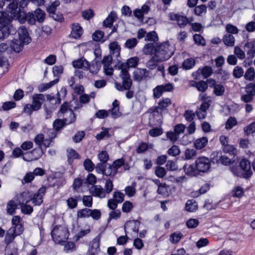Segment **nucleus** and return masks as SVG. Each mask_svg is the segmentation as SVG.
Instances as JSON below:
<instances>
[{
	"mask_svg": "<svg viewBox=\"0 0 255 255\" xmlns=\"http://www.w3.org/2000/svg\"><path fill=\"white\" fill-rule=\"evenodd\" d=\"M22 7H17V0H13L8 4V11L11 13L12 16L15 17L16 19L21 23H24L26 21L30 25H34L36 22V18L34 13L28 12L26 13L21 9Z\"/></svg>",
	"mask_w": 255,
	"mask_h": 255,
	"instance_id": "f257e3e1",
	"label": "nucleus"
},
{
	"mask_svg": "<svg viewBox=\"0 0 255 255\" xmlns=\"http://www.w3.org/2000/svg\"><path fill=\"white\" fill-rule=\"evenodd\" d=\"M174 51L173 44L165 41L156 45L154 54L157 61L163 62L169 59L173 55Z\"/></svg>",
	"mask_w": 255,
	"mask_h": 255,
	"instance_id": "f03ea898",
	"label": "nucleus"
},
{
	"mask_svg": "<svg viewBox=\"0 0 255 255\" xmlns=\"http://www.w3.org/2000/svg\"><path fill=\"white\" fill-rule=\"evenodd\" d=\"M44 101V95L42 94L33 95L32 104H26L24 107L23 112L31 115L33 111H37L41 109L42 104Z\"/></svg>",
	"mask_w": 255,
	"mask_h": 255,
	"instance_id": "7ed1b4c3",
	"label": "nucleus"
},
{
	"mask_svg": "<svg viewBox=\"0 0 255 255\" xmlns=\"http://www.w3.org/2000/svg\"><path fill=\"white\" fill-rule=\"evenodd\" d=\"M51 236L56 243L61 244L68 239V231L64 227L56 226L52 231Z\"/></svg>",
	"mask_w": 255,
	"mask_h": 255,
	"instance_id": "20e7f679",
	"label": "nucleus"
},
{
	"mask_svg": "<svg viewBox=\"0 0 255 255\" xmlns=\"http://www.w3.org/2000/svg\"><path fill=\"white\" fill-rule=\"evenodd\" d=\"M60 117H63L65 122L67 124H71L76 120V116L73 110L69 108L68 103L64 102L61 106L59 111Z\"/></svg>",
	"mask_w": 255,
	"mask_h": 255,
	"instance_id": "39448f33",
	"label": "nucleus"
},
{
	"mask_svg": "<svg viewBox=\"0 0 255 255\" xmlns=\"http://www.w3.org/2000/svg\"><path fill=\"white\" fill-rule=\"evenodd\" d=\"M98 173H102L106 176L114 177L117 174L116 168L113 166L107 163H99L95 167Z\"/></svg>",
	"mask_w": 255,
	"mask_h": 255,
	"instance_id": "423d86ee",
	"label": "nucleus"
},
{
	"mask_svg": "<svg viewBox=\"0 0 255 255\" xmlns=\"http://www.w3.org/2000/svg\"><path fill=\"white\" fill-rule=\"evenodd\" d=\"M140 222L137 220H131L127 221L124 226L125 234H128L136 235L138 232Z\"/></svg>",
	"mask_w": 255,
	"mask_h": 255,
	"instance_id": "0eeeda50",
	"label": "nucleus"
},
{
	"mask_svg": "<svg viewBox=\"0 0 255 255\" xmlns=\"http://www.w3.org/2000/svg\"><path fill=\"white\" fill-rule=\"evenodd\" d=\"M211 164L209 158L202 156L197 158L196 161V167L199 172H205L210 168Z\"/></svg>",
	"mask_w": 255,
	"mask_h": 255,
	"instance_id": "6e6552de",
	"label": "nucleus"
},
{
	"mask_svg": "<svg viewBox=\"0 0 255 255\" xmlns=\"http://www.w3.org/2000/svg\"><path fill=\"white\" fill-rule=\"evenodd\" d=\"M240 166L243 171L244 178H250L252 174L250 161L247 159L243 158L240 161Z\"/></svg>",
	"mask_w": 255,
	"mask_h": 255,
	"instance_id": "1a4fd4ad",
	"label": "nucleus"
},
{
	"mask_svg": "<svg viewBox=\"0 0 255 255\" xmlns=\"http://www.w3.org/2000/svg\"><path fill=\"white\" fill-rule=\"evenodd\" d=\"M213 73L212 68L209 66H205L203 68H200L197 71L192 73V76L195 79H199L201 74L204 78H207L210 76Z\"/></svg>",
	"mask_w": 255,
	"mask_h": 255,
	"instance_id": "9d476101",
	"label": "nucleus"
},
{
	"mask_svg": "<svg viewBox=\"0 0 255 255\" xmlns=\"http://www.w3.org/2000/svg\"><path fill=\"white\" fill-rule=\"evenodd\" d=\"M100 237L97 236L90 243L89 250L87 253V255H96L100 252Z\"/></svg>",
	"mask_w": 255,
	"mask_h": 255,
	"instance_id": "9b49d317",
	"label": "nucleus"
},
{
	"mask_svg": "<svg viewBox=\"0 0 255 255\" xmlns=\"http://www.w3.org/2000/svg\"><path fill=\"white\" fill-rule=\"evenodd\" d=\"M90 193L93 196L100 198H104L107 194L105 189L101 185H93L89 189Z\"/></svg>",
	"mask_w": 255,
	"mask_h": 255,
	"instance_id": "f8f14e48",
	"label": "nucleus"
},
{
	"mask_svg": "<svg viewBox=\"0 0 255 255\" xmlns=\"http://www.w3.org/2000/svg\"><path fill=\"white\" fill-rule=\"evenodd\" d=\"M120 77L122 79V84L126 90H128L131 88L132 83L130 75L128 71L121 70Z\"/></svg>",
	"mask_w": 255,
	"mask_h": 255,
	"instance_id": "ddd939ff",
	"label": "nucleus"
},
{
	"mask_svg": "<svg viewBox=\"0 0 255 255\" xmlns=\"http://www.w3.org/2000/svg\"><path fill=\"white\" fill-rule=\"evenodd\" d=\"M138 58L133 57L128 60L127 62L122 63L120 68L121 70L128 71V72L129 68H134L136 66L138 62Z\"/></svg>",
	"mask_w": 255,
	"mask_h": 255,
	"instance_id": "4468645a",
	"label": "nucleus"
},
{
	"mask_svg": "<svg viewBox=\"0 0 255 255\" xmlns=\"http://www.w3.org/2000/svg\"><path fill=\"white\" fill-rule=\"evenodd\" d=\"M169 16L170 20L176 21L177 24L180 27L184 26L188 22V19L186 17L174 12L169 13Z\"/></svg>",
	"mask_w": 255,
	"mask_h": 255,
	"instance_id": "2eb2a0df",
	"label": "nucleus"
},
{
	"mask_svg": "<svg viewBox=\"0 0 255 255\" xmlns=\"http://www.w3.org/2000/svg\"><path fill=\"white\" fill-rule=\"evenodd\" d=\"M46 188L42 186L39 188L38 192L35 194L32 198H31L32 203L35 205H39L43 202V196L46 192Z\"/></svg>",
	"mask_w": 255,
	"mask_h": 255,
	"instance_id": "dca6fc26",
	"label": "nucleus"
},
{
	"mask_svg": "<svg viewBox=\"0 0 255 255\" xmlns=\"http://www.w3.org/2000/svg\"><path fill=\"white\" fill-rule=\"evenodd\" d=\"M72 31L70 34V37L74 39H78L80 37L83 33V29L80 24L78 23H73L72 24Z\"/></svg>",
	"mask_w": 255,
	"mask_h": 255,
	"instance_id": "f3484780",
	"label": "nucleus"
},
{
	"mask_svg": "<svg viewBox=\"0 0 255 255\" xmlns=\"http://www.w3.org/2000/svg\"><path fill=\"white\" fill-rule=\"evenodd\" d=\"M19 39L22 40L26 43H29L30 42V38L26 28L24 26H20L17 30Z\"/></svg>",
	"mask_w": 255,
	"mask_h": 255,
	"instance_id": "a211bd4d",
	"label": "nucleus"
},
{
	"mask_svg": "<svg viewBox=\"0 0 255 255\" xmlns=\"http://www.w3.org/2000/svg\"><path fill=\"white\" fill-rule=\"evenodd\" d=\"M149 71L146 69H137L133 72V79L135 81L140 82L143 78L148 76Z\"/></svg>",
	"mask_w": 255,
	"mask_h": 255,
	"instance_id": "6ab92c4d",
	"label": "nucleus"
},
{
	"mask_svg": "<svg viewBox=\"0 0 255 255\" xmlns=\"http://www.w3.org/2000/svg\"><path fill=\"white\" fill-rule=\"evenodd\" d=\"M12 18L15 19V17H13L12 14L9 16L6 12L0 11V27L9 26Z\"/></svg>",
	"mask_w": 255,
	"mask_h": 255,
	"instance_id": "aec40b11",
	"label": "nucleus"
},
{
	"mask_svg": "<svg viewBox=\"0 0 255 255\" xmlns=\"http://www.w3.org/2000/svg\"><path fill=\"white\" fill-rule=\"evenodd\" d=\"M88 61L84 58L82 57L73 61V66L75 68L83 69L87 70L88 68Z\"/></svg>",
	"mask_w": 255,
	"mask_h": 255,
	"instance_id": "412c9836",
	"label": "nucleus"
},
{
	"mask_svg": "<svg viewBox=\"0 0 255 255\" xmlns=\"http://www.w3.org/2000/svg\"><path fill=\"white\" fill-rule=\"evenodd\" d=\"M109 47L110 50L111 55L113 57L118 58L120 55V46L117 41H114L110 43Z\"/></svg>",
	"mask_w": 255,
	"mask_h": 255,
	"instance_id": "4be33fe9",
	"label": "nucleus"
},
{
	"mask_svg": "<svg viewBox=\"0 0 255 255\" xmlns=\"http://www.w3.org/2000/svg\"><path fill=\"white\" fill-rule=\"evenodd\" d=\"M26 43L20 39H13L11 41L10 47L15 52H19L22 50L23 46Z\"/></svg>",
	"mask_w": 255,
	"mask_h": 255,
	"instance_id": "5701e85b",
	"label": "nucleus"
},
{
	"mask_svg": "<svg viewBox=\"0 0 255 255\" xmlns=\"http://www.w3.org/2000/svg\"><path fill=\"white\" fill-rule=\"evenodd\" d=\"M14 230L15 229L13 228H9L7 231L4 240V242L6 246L9 245L10 244L12 243L15 237L17 236L14 234Z\"/></svg>",
	"mask_w": 255,
	"mask_h": 255,
	"instance_id": "b1692460",
	"label": "nucleus"
},
{
	"mask_svg": "<svg viewBox=\"0 0 255 255\" xmlns=\"http://www.w3.org/2000/svg\"><path fill=\"white\" fill-rule=\"evenodd\" d=\"M119 109L120 107L118 102L117 100H115L113 103V108L111 110H109V112L113 118L117 119L122 115V113L120 112Z\"/></svg>",
	"mask_w": 255,
	"mask_h": 255,
	"instance_id": "393cba45",
	"label": "nucleus"
},
{
	"mask_svg": "<svg viewBox=\"0 0 255 255\" xmlns=\"http://www.w3.org/2000/svg\"><path fill=\"white\" fill-rule=\"evenodd\" d=\"M117 19V15L116 12L112 11L103 21V26L106 27H111L114 21Z\"/></svg>",
	"mask_w": 255,
	"mask_h": 255,
	"instance_id": "a878e982",
	"label": "nucleus"
},
{
	"mask_svg": "<svg viewBox=\"0 0 255 255\" xmlns=\"http://www.w3.org/2000/svg\"><path fill=\"white\" fill-rule=\"evenodd\" d=\"M171 104V100L169 98H164L158 103V106L156 107L154 112H159V110H165Z\"/></svg>",
	"mask_w": 255,
	"mask_h": 255,
	"instance_id": "bb28decb",
	"label": "nucleus"
},
{
	"mask_svg": "<svg viewBox=\"0 0 255 255\" xmlns=\"http://www.w3.org/2000/svg\"><path fill=\"white\" fill-rule=\"evenodd\" d=\"M17 202L14 200L9 201L6 205L7 213L10 215H12L15 213V210L17 207Z\"/></svg>",
	"mask_w": 255,
	"mask_h": 255,
	"instance_id": "cd10ccee",
	"label": "nucleus"
},
{
	"mask_svg": "<svg viewBox=\"0 0 255 255\" xmlns=\"http://www.w3.org/2000/svg\"><path fill=\"white\" fill-rule=\"evenodd\" d=\"M31 200V198L28 196V193L23 192L16 196V201L19 205L27 203Z\"/></svg>",
	"mask_w": 255,
	"mask_h": 255,
	"instance_id": "c85d7f7f",
	"label": "nucleus"
},
{
	"mask_svg": "<svg viewBox=\"0 0 255 255\" xmlns=\"http://www.w3.org/2000/svg\"><path fill=\"white\" fill-rule=\"evenodd\" d=\"M214 154L212 155L213 156L212 159L213 160V162H216L217 164H222L225 165H228L231 163V159L225 155L220 156L219 158H215L213 156Z\"/></svg>",
	"mask_w": 255,
	"mask_h": 255,
	"instance_id": "c756f323",
	"label": "nucleus"
},
{
	"mask_svg": "<svg viewBox=\"0 0 255 255\" xmlns=\"http://www.w3.org/2000/svg\"><path fill=\"white\" fill-rule=\"evenodd\" d=\"M223 41L226 46L233 47L235 45V39L232 34L227 33L224 36Z\"/></svg>",
	"mask_w": 255,
	"mask_h": 255,
	"instance_id": "7c9ffc66",
	"label": "nucleus"
},
{
	"mask_svg": "<svg viewBox=\"0 0 255 255\" xmlns=\"http://www.w3.org/2000/svg\"><path fill=\"white\" fill-rule=\"evenodd\" d=\"M101 66V64L99 62L93 61L91 64L88 62V68H87V70H89L92 74H96L100 70Z\"/></svg>",
	"mask_w": 255,
	"mask_h": 255,
	"instance_id": "2f4dec72",
	"label": "nucleus"
},
{
	"mask_svg": "<svg viewBox=\"0 0 255 255\" xmlns=\"http://www.w3.org/2000/svg\"><path fill=\"white\" fill-rule=\"evenodd\" d=\"M59 81V79L57 78L55 80L48 83H44L42 84L39 85L38 87V91L40 92H43L48 89L50 88L51 87H52L53 85H54L55 84L58 83Z\"/></svg>",
	"mask_w": 255,
	"mask_h": 255,
	"instance_id": "473e14b6",
	"label": "nucleus"
},
{
	"mask_svg": "<svg viewBox=\"0 0 255 255\" xmlns=\"http://www.w3.org/2000/svg\"><path fill=\"white\" fill-rule=\"evenodd\" d=\"M244 78L249 81H253L255 79V70L254 67H249L244 74Z\"/></svg>",
	"mask_w": 255,
	"mask_h": 255,
	"instance_id": "72a5a7b5",
	"label": "nucleus"
},
{
	"mask_svg": "<svg viewBox=\"0 0 255 255\" xmlns=\"http://www.w3.org/2000/svg\"><path fill=\"white\" fill-rule=\"evenodd\" d=\"M31 156H32L34 160H37L40 158L44 153L42 147L35 148L29 152Z\"/></svg>",
	"mask_w": 255,
	"mask_h": 255,
	"instance_id": "f704fd0d",
	"label": "nucleus"
},
{
	"mask_svg": "<svg viewBox=\"0 0 255 255\" xmlns=\"http://www.w3.org/2000/svg\"><path fill=\"white\" fill-rule=\"evenodd\" d=\"M207 12V6L205 4H201L195 7L194 12L195 14L199 16H202Z\"/></svg>",
	"mask_w": 255,
	"mask_h": 255,
	"instance_id": "c9c22d12",
	"label": "nucleus"
},
{
	"mask_svg": "<svg viewBox=\"0 0 255 255\" xmlns=\"http://www.w3.org/2000/svg\"><path fill=\"white\" fill-rule=\"evenodd\" d=\"M34 13L36 18V20L39 23L43 22L45 18V13L39 8H37Z\"/></svg>",
	"mask_w": 255,
	"mask_h": 255,
	"instance_id": "e433bc0d",
	"label": "nucleus"
},
{
	"mask_svg": "<svg viewBox=\"0 0 255 255\" xmlns=\"http://www.w3.org/2000/svg\"><path fill=\"white\" fill-rule=\"evenodd\" d=\"M67 153L68 162L70 164L72 163L74 159H77L80 157L78 153L73 149H68Z\"/></svg>",
	"mask_w": 255,
	"mask_h": 255,
	"instance_id": "4c0bfd02",
	"label": "nucleus"
},
{
	"mask_svg": "<svg viewBox=\"0 0 255 255\" xmlns=\"http://www.w3.org/2000/svg\"><path fill=\"white\" fill-rule=\"evenodd\" d=\"M28 1H32L33 3L38 6L44 5L46 2V0H20V6L22 7V8H24L27 5Z\"/></svg>",
	"mask_w": 255,
	"mask_h": 255,
	"instance_id": "58836bf2",
	"label": "nucleus"
},
{
	"mask_svg": "<svg viewBox=\"0 0 255 255\" xmlns=\"http://www.w3.org/2000/svg\"><path fill=\"white\" fill-rule=\"evenodd\" d=\"M208 142L207 137H203L197 139L194 142V146L196 148L201 149L204 147Z\"/></svg>",
	"mask_w": 255,
	"mask_h": 255,
	"instance_id": "ea45409f",
	"label": "nucleus"
},
{
	"mask_svg": "<svg viewBox=\"0 0 255 255\" xmlns=\"http://www.w3.org/2000/svg\"><path fill=\"white\" fill-rule=\"evenodd\" d=\"M198 208L197 203L191 200H188L185 205V209L186 211L190 212L196 211Z\"/></svg>",
	"mask_w": 255,
	"mask_h": 255,
	"instance_id": "a19ab883",
	"label": "nucleus"
},
{
	"mask_svg": "<svg viewBox=\"0 0 255 255\" xmlns=\"http://www.w3.org/2000/svg\"><path fill=\"white\" fill-rule=\"evenodd\" d=\"M155 47L152 43H149L145 45L143 48L142 51L146 55H152L153 52H155Z\"/></svg>",
	"mask_w": 255,
	"mask_h": 255,
	"instance_id": "79ce46f5",
	"label": "nucleus"
},
{
	"mask_svg": "<svg viewBox=\"0 0 255 255\" xmlns=\"http://www.w3.org/2000/svg\"><path fill=\"white\" fill-rule=\"evenodd\" d=\"M183 237V234L180 232H176L170 236V241L173 244H176Z\"/></svg>",
	"mask_w": 255,
	"mask_h": 255,
	"instance_id": "37998d69",
	"label": "nucleus"
},
{
	"mask_svg": "<svg viewBox=\"0 0 255 255\" xmlns=\"http://www.w3.org/2000/svg\"><path fill=\"white\" fill-rule=\"evenodd\" d=\"M185 173L190 176H194L196 172V168L194 167L192 164L187 165L185 164L183 167Z\"/></svg>",
	"mask_w": 255,
	"mask_h": 255,
	"instance_id": "c03bdc74",
	"label": "nucleus"
},
{
	"mask_svg": "<svg viewBox=\"0 0 255 255\" xmlns=\"http://www.w3.org/2000/svg\"><path fill=\"white\" fill-rule=\"evenodd\" d=\"M195 64V61L193 58H188L184 61L182 64V67L186 70H189L192 68Z\"/></svg>",
	"mask_w": 255,
	"mask_h": 255,
	"instance_id": "a18cd8bd",
	"label": "nucleus"
},
{
	"mask_svg": "<svg viewBox=\"0 0 255 255\" xmlns=\"http://www.w3.org/2000/svg\"><path fill=\"white\" fill-rule=\"evenodd\" d=\"M244 71L242 67L237 66L233 71V75L234 78L239 79L244 76Z\"/></svg>",
	"mask_w": 255,
	"mask_h": 255,
	"instance_id": "49530a36",
	"label": "nucleus"
},
{
	"mask_svg": "<svg viewBox=\"0 0 255 255\" xmlns=\"http://www.w3.org/2000/svg\"><path fill=\"white\" fill-rule=\"evenodd\" d=\"M224 152L229 153L230 155H235L237 153V149L232 145L228 144L222 147Z\"/></svg>",
	"mask_w": 255,
	"mask_h": 255,
	"instance_id": "de8ad7c7",
	"label": "nucleus"
},
{
	"mask_svg": "<svg viewBox=\"0 0 255 255\" xmlns=\"http://www.w3.org/2000/svg\"><path fill=\"white\" fill-rule=\"evenodd\" d=\"M160 62L157 60V58L155 54L146 63V67L151 70L155 69L157 66V63Z\"/></svg>",
	"mask_w": 255,
	"mask_h": 255,
	"instance_id": "09e8293b",
	"label": "nucleus"
},
{
	"mask_svg": "<svg viewBox=\"0 0 255 255\" xmlns=\"http://www.w3.org/2000/svg\"><path fill=\"white\" fill-rule=\"evenodd\" d=\"M158 37L156 32L154 31H151L146 34L145 37V41L156 42L158 41Z\"/></svg>",
	"mask_w": 255,
	"mask_h": 255,
	"instance_id": "8fccbe9b",
	"label": "nucleus"
},
{
	"mask_svg": "<svg viewBox=\"0 0 255 255\" xmlns=\"http://www.w3.org/2000/svg\"><path fill=\"white\" fill-rule=\"evenodd\" d=\"M136 186L135 183H132L131 186H128L126 187L125 191L126 194L129 197H132L135 194V187Z\"/></svg>",
	"mask_w": 255,
	"mask_h": 255,
	"instance_id": "3c124183",
	"label": "nucleus"
},
{
	"mask_svg": "<svg viewBox=\"0 0 255 255\" xmlns=\"http://www.w3.org/2000/svg\"><path fill=\"white\" fill-rule=\"evenodd\" d=\"M91 209L89 208H84L79 210L77 212L78 218H88L90 217Z\"/></svg>",
	"mask_w": 255,
	"mask_h": 255,
	"instance_id": "603ef678",
	"label": "nucleus"
},
{
	"mask_svg": "<svg viewBox=\"0 0 255 255\" xmlns=\"http://www.w3.org/2000/svg\"><path fill=\"white\" fill-rule=\"evenodd\" d=\"M67 125L64 120L61 119H56L53 123V127L56 130H59L63 127H64L65 125Z\"/></svg>",
	"mask_w": 255,
	"mask_h": 255,
	"instance_id": "864d4df0",
	"label": "nucleus"
},
{
	"mask_svg": "<svg viewBox=\"0 0 255 255\" xmlns=\"http://www.w3.org/2000/svg\"><path fill=\"white\" fill-rule=\"evenodd\" d=\"M27 203H24L20 205L21 212L24 214H31L33 212V208L30 205H27Z\"/></svg>",
	"mask_w": 255,
	"mask_h": 255,
	"instance_id": "5fc2aeb1",
	"label": "nucleus"
},
{
	"mask_svg": "<svg viewBox=\"0 0 255 255\" xmlns=\"http://www.w3.org/2000/svg\"><path fill=\"white\" fill-rule=\"evenodd\" d=\"M183 116L187 122L192 123L195 117V114L192 111L188 110L185 111Z\"/></svg>",
	"mask_w": 255,
	"mask_h": 255,
	"instance_id": "6e6d98bb",
	"label": "nucleus"
},
{
	"mask_svg": "<svg viewBox=\"0 0 255 255\" xmlns=\"http://www.w3.org/2000/svg\"><path fill=\"white\" fill-rule=\"evenodd\" d=\"M230 170L235 176L244 178L243 171L241 170V168L236 166H232L230 167Z\"/></svg>",
	"mask_w": 255,
	"mask_h": 255,
	"instance_id": "4d7b16f0",
	"label": "nucleus"
},
{
	"mask_svg": "<svg viewBox=\"0 0 255 255\" xmlns=\"http://www.w3.org/2000/svg\"><path fill=\"white\" fill-rule=\"evenodd\" d=\"M121 213L119 210H114L109 213V217L108 219V222L110 221L112 219L117 220L119 219L121 217Z\"/></svg>",
	"mask_w": 255,
	"mask_h": 255,
	"instance_id": "13d9d810",
	"label": "nucleus"
},
{
	"mask_svg": "<svg viewBox=\"0 0 255 255\" xmlns=\"http://www.w3.org/2000/svg\"><path fill=\"white\" fill-rule=\"evenodd\" d=\"M237 124V121L235 118L230 117L226 122L225 128L227 129H231Z\"/></svg>",
	"mask_w": 255,
	"mask_h": 255,
	"instance_id": "bf43d9fd",
	"label": "nucleus"
},
{
	"mask_svg": "<svg viewBox=\"0 0 255 255\" xmlns=\"http://www.w3.org/2000/svg\"><path fill=\"white\" fill-rule=\"evenodd\" d=\"M83 205L87 207H91L93 205V198L90 195H84L82 198Z\"/></svg>",
	"mask_w": 255,
	"mask_h": 255,
	"instance_id": "052dcab7",
	"label": "nucleus"
},
{
	"mask_svg": "<svg viewBox=\"0 0 255 255\" xmlns=\"http://www.w3.org/2000/svg\"><path fill=\"white\" fill-rule=\"evenodd\" d=\"M245 89L247 93H249L254 97L255 96V83H249L246 86Z\"/></svg>",
	"mask_w": 255,
	"mask_h": 255,
	"instance_id": "680f3d73",
	"label": "nucleus"
},
{
	"mask_svg": "<svg viewBox=\"0 0 255 255\" xmlns=\"http://www.w3.org/2000/svg\"><path fill=\"white\" fill-rule=\"evenodd\" d=\"M84 166L85 169L89 172L92 171L95 168V164L92 162L91 159L87 158L84 161Z\"/></svg>",
	"mask_w": 255,
	"mask_h": 255,
	"instance_id": "e2e57ef3",
	"label": "nucleus"
},
{
	"mask_svg": "<svg viewBox=\"0 0 255 255\" xmlns=\"http://www.w3.org/2000/svg\"><path fill=\"white\" fill-rule=\"evenodd\" d=\"M195 87L199 91L204 92L207 89L208 85L204 81H200L196 83Z\"/></svg>",
	"mask_w": 255,
	"mask_h": 255,
	"instance_id": "0e129e2a",
	"label": "nucleus"
},
{
	"mask_svg": "<svg viewBox=\"0 0 255 255\" xmlns=\"http://www.w3.org/2000/svg\"><path fill=\"white\" fill-rule=\"evenodd\" d=\"M114 184L113 181L111 179L106 180L105 184V192L107 194H110L113 190Z\"/></svg>",
	"mask_w": 255,
	"mask_h": 255,
	"instance_id": "69168bd1",
	"label": "nucleus"
},
{
	"mask_svg": "<svg viewBox=\"0 0 255 255\" xmlns=\"http://www.w3.org/2000/svg\"><path fill=\"white\" fill-rule=\"evenodd\" d=\"M60 4V2L59 0H56L52 2L49 5H48L46 7L47 11L50 13L51 14L56 10L57 7Z\"/></svg>",
	"mask_w": 255,
	"mask_h": 255,
	"instance_id": "338daca9",
	"label": "nucleus"
},
{
	"mask_svg": "<svg viewBox=\"0 0 255 255\" xmlns=\"http://www.w3.org/2000/svg\"><path fill=\"white\" fill-rule=\"evenodd\" d=\"M226 30L227 31V33L230 34H236L239 32V29L238 27L232 24H227L226 26Z\"/></svg>",
	"mask_w": 255,
	"mask_h": 255,
	"instance_id": "774afa93",
	"label": "nucleus"
}]
</instances>
